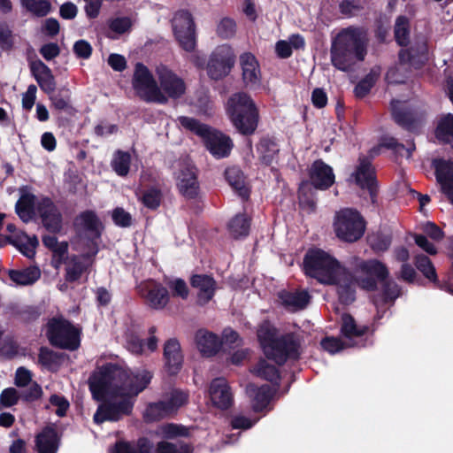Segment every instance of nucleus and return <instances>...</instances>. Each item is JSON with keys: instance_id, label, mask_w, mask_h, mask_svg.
I'll return each mask as SVG.
<instances>
[{"instance_id": "obj_1", "label": "nucleus", "mask_w": 453, "mask_h": 453, "mask_svg": "<svg viewBox=\"0 0 453 453\" xmlns=\"http://www.w3.org/2000/svg\"><path fill=\"white\" fill-rule=\"evenodd\" d=\"M152 378L148 370L128 372L112 363L98 367L88 381L93 399L101 402L93 416L94 423L118 422L131 416L137 396Z\"/></svg>"}, {"instance_id": "obj_2", "label": "nucleus", "mask_w": 453, "mask_h": 453, "mask_svg": "<svg viewBox=\"0 0 453 453\" xmlns=\"http://www.w3.org/2000/svg\"><path fill=\"white\" fill-rule=\"evenodd\" d=\"M367 54V38L360 27H349L342 29L332 42L330 55L332 65L340 71H352L357 62Z\"/></svg>"}, {"instance_id": "obj_3", "label": "nucleus", "mask_w": 453, "mask_h": 453, "mask_svg": "<svg viewBox=\"0 0 453 453\" xmlns=\"http://www.w3.org/2000/svg\"><path fill=\"white\" fill-rule=\"evenodd\" d=\"M226 113L240 134L250 136L257 131L260 119L259 110L249 94H233L227 99Z\"/></svg>"}, {"instance_id": "obj_4", "label": "nucleus", "mask_w": 453, "mask_h": 453, "mask_svg": "<svg viewBox=\"0 0 453 453\" xmlns=\"http://www.w3.org/2000/svg\"><path fill=\"white\" fill-rule=\"evenodd\" d=\"M178 121L182 127L201 137L205 148L215 158H224L230 155L234 142L229 135L191 117L180 116Z\"/></svg>"}, {"instance_id": "obj_5", "label": "nucleus", "mask_w": 453, "mask_h": 453, "mask_svg": "<svg viewBox=\"0 0 453 453\" xmlns=\"http://www.w3.org/2000/svg\"><path fill=\"white\" fill-rule=\"evenodd\" d=\"M342 268L335 257L319 248L309 249L303 257L304 274L325 285L335 283L336 275L342 272Z\"/></svg>"}, {"instance_id": "obj_6", "label": "nucleus", "mask_w": 453, "mask_h": 453, "mask_svg": "<svg viewBox=\"0 0 453 453\" xmlns=\"http://www.w3.org/2000/svg\"><path fill=\"white\" fill-rule=\"evenodd\" d=\"M80 334V330L63 317H54L47 323L46 336L53 347L76 350L81 345Z\"/></svg>"}, {"instance_id": "obj_7", "label": "nucleus", "mask_w": 453, "mask_h": 453, "mask_svg": "<svg viewBox=\"0 0 453 453\" xmlns=\"http://www.w3.org/2000/svg\"><path fill=\"white\" fill-rule=\"evenodd\" d=\"M334 229L341 241L352 243L363 237L366 221L357 210L344 208L336 212Z\"/></svg>"}, {"instance_id": "obj_8", "label": "nucleus", "mask_w": 453, "mask_h": 453, "mask_svg": "<svg viewBox=\"0 0 453 453\" xmlns=\"http://www.w3.org/2000/svg\"><path fill=\"white\" fill-rule=\"evenodd\" d=\"M133 88L139 96L147 103H157L160 104L167 103V97L161 92L149 68L142 63L135 65Z\"/></svg>"}, {"instance_id": "obj_9", "label": "nucleus", "mask_w": 453, "mask_h": 453, "mask_svg": "<svg viewBox=\"0 0 453 453\" xmlns=\"http://www.w3.org/2000/svg\"><path fill=\"white\" fill-rule=\"evenodd\" d=\"M301 338L296 333H286L279 336L278 340L265 356L273 361L276 365L281 366L288 361H296L300 358L301 349Z\"/></svg>"}, {"instance_id": "obj_10", "label": "nucleus", "mask_w": 453, "mask_h": 453, "mask_svg": "<svg viewBox=\"0 0 453 453\" xmlns=\"http://www.w3.org/2000/svg\"><path fill=\"white\" fill-rule=\"evenodd\" d=\"M175 39L182 50L193 52L196 46V24L192 14L188 10L175 12L172 20Z\"/></svg>"}, {"instance_id": "obj_11", "label": "nucleus", "mask_w": 453, "mask_h": 453, "mask_svg": "<svg viewBox=\"0 0 453 453\" xmlns=\"http://www.w3.org/2000/svg\"><path fill=\"white\" fill-rule=\"evenodd\" d=\"M357 270L362 274L357 279V285L368 292L376 291L378 284L389 277L386 264L376 258L361 260L357 265Z\"/></svg>"}, {"instance_id": "obj_12", "label": "nucleus", "mask_w": 453, "mask_h": 453, "mask_svg": "<svg viewBox=\"0 0 453 453\" xmlns=\"http://www.w3.org/2000/svg\"><path fill=\"white\" fill-rule=\"evenodd\" d=\"M235 54L231 46L222 44L218 46L211 54L207 62L208 76L214 81H219L227 76L235 63Z\"/></svg>"}, {"instance_id": "obj_13", "label": "nucleus", "mask_w": 453, "mask_h": 453, "mask_svg": "<svg viewBox=\"0 0 453 453\" xmlns=\"http://www.w3.org/2000/svg\"><path fill=\"white\" fill-rule=\"evenodd\" d=\"M36 212L42 226L53 234H59L63 228V216L51 198L44 196L36 203Z\"/></svg>"}, {"instance_id": "obj_14", "label": "nucleus", "mask_w": 453, "mask_h": 453, "mask_svg": "<svg viewBox=\"0 0 453 453\" xmlns=\"http://www.w3.org/2000/svg\"><path fill=\"white\" fill-rule=\"evenodd\" d=\"M157 75L161 92L168 98L178 99L186 92L184 81L170 70L167 66L160 65L157 67Z\"/></svg>"}, {"instance_id": "obj_15", "label": "nucleus", "mask_w": 453, "mask_h": 453, "mask_svg": "<svg viewBox=\"0 0 453 453\" xmlns=\"http://www.w3.org/2000/svg\"><path fill=\"white\" fill-rule=\"evenodd\" d=\"M357 186L362 189L369 191L372 202L374 203L378 193V185L376 180L375 170L372 165L371 160L366 157L358 158V165L352 173Z\"/></svg>"}, {"instance_id": "obj_16", "label": "nucleus", "mask_w": 453, "mask_h": 453, "mask_svg": "<svg viewBox=\"0 0 453 453\" xmlns=\"http://www.w3.org/2000/svg\"><path fill=\"white\" fill-rule=\"evenodd\" d=\"M432 166L441 193L453 204V161L442 157L434 158Z\"/></svg>"}, {"instance_id": "obj_17", "label": "nucleus", "mask_w": 453, "mask_h": 453, "mask_svg": "<svg viewBox=\"0 0 453 453\" xmlns=\"http://www.w3.org/2000/svg\"><path fill=\"white\" fill-rule=\"evenodd\" d=\"M177 188L179 193L188 200L198 198L200 184L198 181L197 169L194 165H185L177 176Z\"/></svg>"}, {"instance_id": "obj_18", "label": "nucleus", "mask_w": 453, "mask_h": 453, "mask_svg": "<svg viewBox=\"0 0 453 453\" xmlns=\"http://www.w3.org/2000/svg\"><path fill=\"white\" fill-rule=\"evenodd\" d=\"M310 184L317 190H327L335 181L333 168L322 159L315 160L308 171Z\"/></svg>"}, {"instance_id": "obj_19", "label": "nucleus", "mask_w": 453, "mask_h": 453, "mask_svg": "<svg viewBox=\"0 0 453 453\" xmlns=\"http://www.w3.org/2000/svg\"><path fill=\"white\" fill-rule=\"evenodd\" d=\"M242 78L246 88L256 89L261 85V70L257 58L251 52H244L239 58Z\"/></svg>"}, {"instance_id": "obj_20", "label": "nucleus", "mask_w": 453, "mask_h": 453, "mask_svg": "<svg viewBox=\"0 0 453 453\" xmlns=\"http://www.w3.org/2000/svg\"><path fill=\"white\" fill-rule=\"evenodd\" d=\"M164 369L169 376L177 375L183 365V355L179 341L176 338L168 339L163 348Z\"/></svg>"}, {"instance_id": "obj_21", "label": "nucleus", "mask_w": 453, "mask_h": 453, "mask_svg": "<svg viewBox=\"0 0 453 453\" xmlns=\"http://www.w3.org/2000/svg\"><path fill=\"white\" fill-rule=\"evenodd\" d=\"M190 286L198 290L196 303L200 306L212 300L217 290V281L209 274H192L189 278Z\"/></svg>"}, {"instance_id": "obj_22", "label": "nucleus", "mask_w": 453, "mask_h": 453, "mask_svg": "<svg viewBox=\"0 0 453 453\" xmlns=\"http://www.w3.org/2000/svg\"><path fill=\"white\" fill-rule=\"evenodd\" d=\"M210 398L212 404L222 411L228 410L234 403V395L226 380L215 378L210 384Z\"/></svg>"}, {"instance_id": "obj_23", "label": "nucleus", "mask_w": 453, "mask_h": 453, "mask_svg": "<svg viewBox=\"0 0 453 453\" xmlns=\"http://www.w3.org/2000/svg\"><path fill=\"white\" fill-rule=\"evenodd\" d=\"M29 68L32 76L42 92L46 95L55 92L57 88L56 78L51 69L45 63L37 59L29 64Z\"/></svg>"}, {"instance_id": "obj_24", "label": "nucleus", "mask_w": 453, "mask_h": 453, "mask_svg": "<svg viewBox=\"0 0 453 453\" xmlns=\"http://www.w3.org/2000/svg\"><path fill=\"white\" fill-rule=\"evenodd\" d=\"M35 442L38 453H57L61 443V434L54 425L46 426L36 434Z\"/></svg>"}, {"instance_id": "obj_25", "label": "nucleus", "mask_w": 453, "mask_h": 453, "mask_svg": "<svg viewBox=\"0 0 453 453\" xmlns=\"http://www.w3.org/2000/svg\"><path fill=\"white\" fill-rule=\"evenodd\" d=\"M357 280L345 267L336 275L337 294L341 303L349 305L356 300V286Z\"/></svg>"}, {"instance_id": "obj_26", "label": "nucleus", "mask_w": 453, "mask_h": 453, "mask_svg": "<svg viewBox=\"0 0 453 453\" xmlns=\"http://www.w3.org/2000/svg\"><path fill=\"white\" fill-rule=\"evenodd\" d=\"M142 296L145 298L146 303L155 310L165 308L170 301L167 288L157 281H152L150 285L143 288Z\"/></svg>"}, {"instance_id": "obj_27", "label": "nucleus", "mask_w": 453, "mask_h": 453, "mask_svg": "<svg viewBox=\"0 0 453 453\" xmlns=\"http://www.w3.org/2000/svg\"><path fill=\"white\" fill-rule=\"evenodd\" d=\"M246 393L251 399V406L255 412L263 411L272 400L274 391L268 384L257 386L250 383L246 387Z\"/></svg>"}, {"instance_id": "obj_28", "label": "nucleus", "mask_w": 453, "mask_h": 453, "mask_svg": "<svg viewBox=\"0 0 453 453\" xmlns=\"http://www.w3.org/2000/svg\"><path fill=\"white\" fill-rule=\"evenodd\" d=\"M401 63L410 64L415 68H420L428 60V47L426 41L418 42L406 50L399 52Z\"/></svg>"}, {"instance_id": "obj_29", "label": "nucleus", "mask_w": 453, "mask_h": 453, "mask_svg": "<svg viewBox=\"0 0 453 453\" xmlns=\"http://www.w3.org/2000/svg\"><path fill=\"white\" fill-rule=\"evenodd\" d=\"M88 255H71L65 264V280L69 283L78 281L86 273L90 265L88 262Z\"/></svg>"}, {"instance_id": "obj_30", "label": "nucleus", "mask_w": 453, "mask_h": 453, "mask_svg": "<svg viewBox=\"0 0 453 453\" xmlns=\"http://www.w3.org/2000/svg\"><path fill=\"white\" fill-rule=\"evenodd\" d=\"M257 152L261 164L269 166L277 160L280 148L275 138L267 135L259 139Z\"/></svg>"}, {"instance_id": "obj_31", "label": "nucleus", "mask_w": 453, "mask_h": 453, "mask_svg": "<svg viewBox=\"0 0 453 453\" xmlns=\"http://www.w3.org/2000/svg\"><path fill=\"white\" fill-rule=\"evenodd\" d=\"M196 342L200 352L206 357L216 355L221 347V342L219 336L206 330L197 331Z\"/></svg>"}, {"instance_id": "obj_32", "label": "nucleus", "mask_w": 453, "mask_h": 453, "mask_svg": "<svg viewBox=\"0 0 453 453\" xmlns=\"http://www.w3.org/2000/svg\"><path fill=\"white\" fill-rule=\"evenodd\" d=\"M225 178L239 196L243 200L250 198V189L246 184V177L238 166L227 167L225 170Z\"/></svg>"}, {"instance_id": "obj_33", "label": "nucleus", "mask_w": 453, "mask_h": 453, "mask_svg": "<svg viewBox=\"0 0 453 453\" xmlns=\"http://www.w3.org/2000/svg\"><path fill=\"white\" fill-rule=\"evenodd\" d=\"M6 312L11 318L25 324L36 321L42 314L41 309L38 306L19 305L13 303L7 305Z\"/></svg>"}, {"instance_id": "obj_34", "label": "nucleus", "mask_w": 453, "mask_h": 453, "mask_svg": "<svg viewBox=\"0 0 453 453\" xmlns=\"http://www.w3.org/2000/svg\"><path fill=\"white\" fill-rule=\"evenodd\" d=\"M74 224H79L84 230L90 233L94 238L99 239L104 230V226L94 211L87 210L79 214Z\"/></svg>"}, {"instance_id": "obj_35", "label": "nucleus", "mask_w": 453, "mask_h": 453, "mask_svg": "<svg viewBox=\"0 0 453 453\" xmlns=\"http://www.w3.org/2000/svg\"><path fill=\"white\" fill-rule=\"evenodd\" d=\"M340 331L344 338L352 341L365 335L369 331V326L366 325L358 326L352 315L343 313Z\"/></svg>"}, {"instance_id": "obj_36", "label": "nucleus", "mask_w": 453, "mask_h": 453, "mask_svg": "<svg viewBox=\"0 0 453 453\" xmlns=\"http://www.w3.org/2000/svg\"><path fill=\"white\" fill-rule=\"evenodd\" d=\"M51 103V106L58 111L67 114H73L74 108L72 104V93L70 88L64 86L52 94H47Z\"/></svg>"}, {"instance_id": "obj_37", "label": "nucleus", "mask_w": 453, "mask_h": 453, "mask_svg": "<svg viewBox=\"0 0 453 453\" xmlns=\"http://www.w3.org/2000/svg\"><path fill=\"white\" fill-rule=\"evenodd\" d=\"M434 136L441 144H450L453 149V114H443L438 119Z\"/></svg>"}, {"instance_id": "obj_38", "label": "nucleus", "mask_w": 453, "mask_h": 453, "mask_svg": "<svg viewBox=\"0 0 453 453\" xmlns=\"http://www.w3.org/2000/svg\"><path fill=\"white\" fill-rule=\"evenodd\" d=\"M36 197L32 193L22 194L15 204V211L23 222L30 221L36 210Z\"/></svg>"}, {"instance_id": "obj_39", "label": "nucleus", "mask_w": 453, "mask_h": 453, "mask_svg": "<svg viewBox=\"0 0 453 453\" xmlns=\"http://www.w3.org/2000/svg\"><path fill=\"white\" fill-rule=\"evenodd\" d=\"M251 219L245 213H237L227 224V229L234 239L243 238L249 235Z\"/></svg>"}, {"instance_id": "obj_40", "label": "nucleus", "mask_w": 453, "mask_h": 453, "mask_svg": "<svg viewBox=\"0 0 453 453\" xmlns=\"http://www.w3.org/2000/svg\"><path fill=\"white\" fill-rule=\"evenodd\" d=\"M277 328L268 320H265L260 324L257 335L264 354H265L270 347L278 340L279 336H277Z\"/></svg>"}, {"instance_id": "obj_41", "label": "nucleus", "mask_w": 453, "mask_h": 453, "mask_svg": "<svg viewBox=\"0 0 453 453\" xmlns=\"http://www.w3.org/2000/svg\"><path fill=\"white\" fill-rule=\"evenodd\" d=\"M309 180H303L298 188L299 205L302 209L313 212L317 207L316 193Z\"/></svg>"}, {"instance_id": "obj_42", "label": "nucleus", "mask_w": 453, "mask_h": 453, "mask_svg": "<svg viewBox=\"0 0 453 453\" xmlns=\"http://www.w3.org/2000/svg\"><path fill=\"white\" fill-rule=\"evenodd\" d=\"M282 303L286 307H293L296 310L304 309L310 303L311 296L305 290L296 292H284L280 296Z\"/></svg>"}, {"instance_id": "obj_43", "label": "nucleus", "mask_w": 453, "mask_h": 453, "mask_svg": "<svg viewBox=\"0 0 453 453\" xmlns=\"http://www.w3.org/2000/svg\"><path fill=\"white\" fill-rule=\"evenodd\" d=\"M257 376L270 381L271 383L279 386L280 381V374L279 369L265 359H260L253 370Z\"/></svg>"}, {"instance_id": "obj_44", "label": "nucleus", "mask_w": 453, "mask_h": 453, "mask_svg": "<svg viewBox=\"0 0 453 453\" xmlns=\"http://www.w3.org/2000/svg\"><path fill=\"white\" fill-rule=\"evenodd\" d=\"M9 278L19 285H31L35 283L41 276L40 270L36 267L26 268L24 270H9Z\"/></svg>"}, {"instance_id": "obj_45", "label": "nucleus", "mask_w": 453, "mask_h": 453, "mask_svg": "<svg viewBox=\"0 0 453 453\" xmlns=\"http://www.w3.org/2000/svg\"><path fill=\"white\" fill-rule=\"evenodd\" d=\"M414 264L417 269L422 273L429 281L433 282L436 287H440L435 267L427 256L424 254L417 255Z\"/></svg>"}, {"instance_id": "obj_46", "label": "nucleus", "mask_w": 453, "mask_h": 453, "mask_svg": "<svg viewBox=\"0 0 453 453\" xmlns=\"http://www.w3.org/2000/svg\"><path fill=\"white\" fill-rule=\"evenodd\" d=\"M381 293L380 300L383 305L388 303H394L395 301L401 296V287L394 280L388 278L385 281H380Z\"/></svg>"}, {"instance_id": "obj_47", "label": "nucleus", "mask_w": 453, "mask_h": 453, "mask_svg": "<svg viewBox=\"0 0 453 453\" xmlns=\"http://www.w3.org/2000/svg\"><path fill=\"white\" fill-rule=\"evenodd\" d=\"M130 165L131 156L127 151L121 150L115 151L111 165L119 176H127L130 171Z\"/></svg>"}, {"instance_id": "obj_48", "label": "nucleus", "mask_w": 453, "mask_h": 453, "mask_svg": "<svg viewBox=\"0 0 453 453\" xmlns=\"http://www.w3.org/2000/svg\"><path fill=\"white\" fill-rule=\"evenodd\" d=\"M162 199L163 193L161 189L157 187H150L142 191L139 200L147 209L156 211L160 207Z\"/></svg>"}, {"instance_id": "obj_49", "label": "nucleus", "mask_w": 453, "mask_h": 453, "mask_svg": "<svg viewBox=\"0 0 453 453\" xmlns=\"http://www.w3.org/2000/svg\"><path fill=\"white\" fill-rule=\"evenodd\" d=\"M367 242L375 253L385 252L391 245L392 237L390 234L378 231L368 235Z\"/></svg>"}, {"instance_id": "obj_50", "label": "nucleus", "mask_w": 453, "mask_h": 453, "mask_svg": "<svg viewBox=\"0 0 453 453\" xmlns=\"http://www.w3.org/2000/svg\"><path fill=\"white\" fill-rule=\"evenodd\" d=\"M168 415H170V412L168 411L165 402L158 401L157 403H149L143 413V418L146 422H155Z\"/></svg>"}, {"instance_id": "obj_51", "label": "nucleus", "mask_w": 453, "mask_h": 453, "mask_svg": "<svg viewBox=\"0 0 453 453\" xmlns=\"http://www.w3.org/2000/svg\"><path fill=\"white\" fill-rule=\"evenodd\" d=\"M395 39L400 46H406L410 39V23L406 16L401 15L396 18L395 24Z\"/></svg>"}, {"instance_id": "obj_52", "label": "nucleus", "mask_w": 453, "mask_h": 453, "mask_svg": "<svg viewBox=\"0 0 453 453\" xmlns=\"http://www.w3.org/2000/svg\"><path fill=\"white\" fill-rule=\"evenodd\" d=\"M21 5L34 16L42 18L51 11V4L48 0H20Z\"/></svg>"}, {"instance_id": "obj_53", "label": "nucleus", "mask_w": 453, "mask_h": 453, "mask_svg": "<svg viewBox=\"0 0 453 453\" xmlns=\"http://www.w3.org/2000/svg\"><path fill=\"white\" fill-rule=\"evenodd\" d=\"M156 453H193V447L191 444L178 441L169 442L166 441H161L157 443Z\"/></svg>"}, {"instance_id": "obj_54", "label": "nucleus", "mask_w": 453, "mask_h": 453, "mask_svg": "<svg viewBox=\"0 0 453 453\" xmlns=\"http://www.w3.org/2000/svg\"><path fill=\"white\" fill-rule=\"evenodd\" d=\"M150 445L146 438L139 439L137 447L126 441H118L112 453H150Z\"/></svg>"}, {"instance_id": "obj_55", "label": "nucleus", "mask_w": 453, "mask_h": 453, "mask_svg": "<svg viewBox=\"0 0 453 453\" xmlns=\"http://www.w3.org/2000/svg\"><path fill=\"white\" fill-rule=\"evenodd\" d=\"M391 113L395 122L403 128L406 130L414 128L415 118L411 111L392 106Z\"/></svg>"}, {"instance_id": "obj_56", "label": "nucleus", "mask_w": 453, "mask_h": 453, "mask_svg": "<svg viewBox=\"0 0 453 453\" xmlns=\"http://www.w3.org/2000/svg\"><path fill=\"white\" fill-rule=\"evenodd\" d=\"M378 73L372 70L369 73H367L356 86L354 88V93L356 97L364 98L366 96L372 87L375 85L376 79Z\"/></svg>"}, {"instance_id": "obj_57", "label": "nucleus", "mask_w": 453, "mask_h": 453, "mask_svg": "<svg viewBox=\"0 0 453 453\" xmlns=\"http://www.w3.org/2000/svg\"><path fill=\"white\" fill-rule=\"evenodd\" d=\"M188 401V394L179 389L173 390L169 398L167 400H164L170 414L175 412L179 408L186 404Z\"/></svg>"}, {"instance_id": "obj_58", "label": "nucleus", "mask_w": 453, "mask_h": 453, "mask_svg": "<svg viewBox=\"0 0 453 453\" xmlns=\"http://www.w3.org/2000/svg\"><path fill=\"white\" fill-rule=\"evenodd\" d=\"M216 33L223 40L234 37L236 33L235 21L228 17L223 18L217 26Z\"/></svg>"}, {"instance_id": "obj_59", "label": "nucleus", "mask_w": 453, "mask_h": 453, "mask_svg": "<svg viewBox=\"0 0 453 453\" xmlns=\"http://www.w3.org/2000/svg\"><path fill=\"white\" fill-rule=\"evenodd\" d=\"M161 433L165 439L188 437L189 435V430L187 426L173 423L162 426Z\"/></svg>"}, {"instance_id": "obj_60", "label": "nucleus", "mask_w": 453, "mask_h": 453, "mask_svg": "<svg viewBox=\"0 0 453 453\" xmlns=\"http://www.w3.org/2000/svg\"><path fill=\"white\" fill-rule=\"evenodd\" d=\"M61 357V354L49 349L48 347L42 346L39 349L38 361L45 367H50L53 365H57Z\"/></svg>"}, {"instance_id": "obj_61", "label": "nucleus", "mask_w": 453, "mask_h": 453, "mask_svg": "<svg viewBox=\"0 0 453 453\" xmlns=\"http://www.w3.org/2000/svg\"><path fill=\"white\" fill-rule=\"evenodd\" d=\"M173 297H180L183 300L188 299L189 289L186 281L181 278H176L167 283Z\"/></svg>"}, {"instance_id": "obj_62", "label": "nucleus", "mask_w": 453, "mask_h": 453, "mask_svg": "<svg viewBox=\"0 0 453 453\" xmlns=\"http://www.w3.org/2000/svg\"><path fill=\"white\" fill-rule=\"evenodd\" d=\"M144 342L143 340L140 338L134 332H128L126 334V347L127 349L135 355H141L143 351Z\"/></svg>"}, {"instance_id": "obj_63", "label": "nucleus", "mask_w": 453, "mask_h": 453, "mask_svg": "<svg viewBox=\"0 0 453 453\" xmlns=\"http://www.w3.org/2000/svg\"><path fill=\"white\" fill-rule=\"evenodd\" d=\"M133 23L129 17H118L110 20L109 28L119 35H122L129 31Z\"/></svg>"}, {"instance_id": "obj_64", "label": "nucleus", "mask_w": 453, "mask_h": 453, "mask_svg": "<svg viewBox=\"0 0 453 453\" xmlns=\"http://www.w3.org/2000/svg\"><path fill=\"white\" fill-rule=\"evenodd\" d=\"M111 219L114 224L119 227H129L132 225V216L122 207H117L112 211Z\"/></svg>"}]
</instances>
